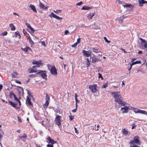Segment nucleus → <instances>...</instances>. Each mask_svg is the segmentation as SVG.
I'll return each instance as SVG.
<instances>
[{"instance_id":"46","label":"nucleus","mask_w":147,"mask_h":147,"mask_svg":"<svg viewBox=\"0 0 147 147\" xmlns=\"http://www.w3.org/2000/svg\"><path fill=\"white\" fill-rule=\"evenodd\" d=\"M80 40L81 39L80 38H78L77 40V41L76 42L77 43L79 44L80 42Z\"/></svg>"},{"instance_id":"42","label":"nucleus","mask_w":147,"mask_h":147,"mask_svg":"<svg viewBox=\"0 0 147 147\" xmlns=\"http://www.w3.org/2000/svg\"><path fill=\"white\" fill-rule=\"evenodd\" d=\"M83 3V2L82 1L80 2H78L76 3V5H80Z\"/></svg>"},{"instance_id":"23","label":"nucleus","mask_w":147,"mask_h":147,"mask_svg":"<svg viewBox=\"0 0 147 147\" xmlns=\"http://www.w3.org/2000/svg\"><path fill=\"white\" fill-rule=\"evenodd\" d=\"M92 8V7H91L87 6L84 5L82 7L81 9L87 10L91 9Z\"/></svg>"},{"instance_id":"28","label":"nucleus","mask_w":147,"mask_h":147,"mask_svg":"<svg viewBox=\"0 0 147 147\" xmlns=\"http://www.w3.org/2000/svg\"><path fill=\"white\" fill-rule=\"evenodd\" d=\"M32 63L34 65H37V66H39L41 64V63L35 61H34Z\"/></svg>"},{"instance_id":"25","label":"nucleus","mask_w":147,"mask_h":147,"mask_svg":"<svg viewBox=\"0 0 147 147\" xmlns=\"http://www.w3.org/2000/svg\"><path fill=\"white\" fill-rule=\"evenodd\" d=\"M9 25L11 30L14 31L16 29L15 27L13 24H9Z\"/></svg>"},{"instance_id":"50","label":"nucleus","mask_w":147,"mask_h":147,"mask_svg":"<svg viewBox=\"0 0 147 147\" xmlns=\"http://www.w3.org/2000/svg\"><path fill=\"white\" fill-rule=\"evenodd\" d=\"M98 74L99 75L98 78H101L102 79H103V78L102 77L101 75V74H100V73H98Z\"/></svg>"},{"instance_id":"26","label":"nucleus","mask_w":147,"mask_h":147,"mask_svg":"<svg viewBox=\"0 0 147 147\" xmlns=\"http://www.w3.org/2000/svg\"><path fill=\"white\" fill-rule=\"evenodd\" d=\"M86 66L87 68H88L90 66V61L88 58H87L86 59Z\"/></svg>"},{"instance_id":"33","label":"nucleus","mask_w":147,"mask_h":147,"mask_svg":"<svg viewBox=\"0 0 147 147\" xmlns=\"http://www.w3.org/2000/svg\"><path fill=\"white\" fill-rule=\"evenodd\" d=\"M140 113H142L144 115H147V112L144 110H140Z\"/></svg>"},{"instance_id":"34","label":"nucleus","mask_w":147,"mask_h":147,"mask_svg":"<svg viewBox=\"0 0 147 147\" xmlns=\"http://www.w3.org/2000/svg\"><path fill=\"white\" fill-rule=\"evenodd\" d=\"M141 110L138 109L134 108V111L135 113H140V111Z\"/></svg>"},{"instance_id":"15","label":"nucleus","mask_w":147,"mask_h":147,"mask_svg":"<svg viewBox=\"0 0 147 147\" xmlns=\"http://www.w3.org/2000/svg\"><path fill=\"white\" fill-rule=\"evenodd\" d=\"M129 109V108L127 106H125L124 107L121 108V110L122 111L123 113H126L128 112Z\"/></svg>"},{"instance_id":"12","label":"nucleus","mask_w":147,"mask_h":147,"mask_svg":"<svg viewBox=\"0 0 147 147\" xmlns=\"http://www.w3.org/2000/svg\"><path fill=\"white\" fill-rule=\"evenodd\" d=\"M21 48L25 53L27 52L28 51H32V49L28 46H26V47L24 48L22 47H21Z\"/></svg>"},{"instance_id":"7","label":"nucleus","mask_w":147,"mask_h":147,"mask_svg":"<svg viewBox=\"0 0 147 147\" xmlns=\"http://www.w3.org/2000/svg\"><path fill=\"white\" fill-rule=\"evenodd\" d=\"M91 50H88L86 51L85 50H83L82 52V53L84 56L86 57H89L91 55L92 53Z\"/></svg>"},{"instance_id":"63","label":"nucleus","mask_w":147,"mask_h":147,"mask_svg":"<svg viewBox=\"0 0 147 147\" xmlns=\"http://www.w3.org/2000/svg\"><path fill=\"white\" fill-rule=\"evenodd\" d=\"M121 50L123 51L125 53H126L127 52L123 48H121L120 49Z\"/></svg>"},{"instance_id":"8","label":"nucleus","mask_w":147,"mask_h":147,"mask_svg":"<svg viewBox=\"0 0 147 147\" xmlns=\"http://www.w3.org/2000/svg\"><path fill=\"white\" fill-rule=\"evenodd\" d=\"M50 71L51 74L53 75H56L57 74V70L55 66L52 67Z\"/></svg>"},{"instance_id":"39","label":"nucleus","mask_w":147,"mask_h":147,"mask_svg":"<svg viewBox=\"0 0 147 147\" xmlns=\"http://www.w3.org/2000/svg\"><path fill=\"white\" fill-rule=\"evenodd\" d=\"M15 35L16 36H19L20 37H21L20 33L18 31H16L15 32Z\"/></svg>"},{"instance_id":"29","label":"nucleus","mask_w":147,"mask_h":147,"mask_svg":"<svg viewBox=\"0 0 147 147\" xmlns=\"http://www.w3.org/2000/svg\"><path fill=\"white\" fill-rule=\"evenodd\" d=\"M18 73L16 71L14 72L13 74H11L13 78H16V76L18 75Z\"/></svg>"},{"instance_id":"54","label":"nucleus","mask_w":147,"mask_h":147,"mask_svg":"<svg viewBox=\"0 0 147 147\" xmlns=\"http://www.w3.org/2000/svg\"><path fill=\"white\" fill-rule=\"evenodd\" d=\"M69 33V32L67 30H65V31L64 34H67V33Z\"/></svg>"},{"instance_id":"37","label":"nucleus","mask_w":147,"mask_h":147,"mask_svg":"<svg viewBox=\"0 0 147 147\" xmlns=\"http://www.w3.org/2000/svg\"><path fill=\"white\" fill-rule=\"evenodd\" d=\"M61 118V116H60L58 115H56L55 119H60Z\"/></svg>"},{"instance_id":"4","label":"nucleus","mask_w":147,"mask_h":147,"mask_svg":"<svg viewBox=\"0 0 147 147\" xmlns=\"http://www.w3.org/2000/svg\"><path fill=\"white\" fill-rule=\"evenodd\" d=\"M139 140V137L137 136H136L134 137V140H131L129 143L133 144L134 143H135L137 145H140V143Z\"/></svg>"},{"instance_id":"52","label":"nucleus","mask_w":147,"mask_h":147,"mask_svg":"<svg viewBox=\"0 0 147 147\" xmlns=\"http://www.w3.org/2000/svg\"><path fill=\"white\" fill-rule=\"evenodd\" d=\"M41 44L42 45L44 46V47H45L46 46V45H45V41H42L41 42Z\"/></svg>"},{"instance_id":"49","label":"nucleus","mask_w":147,"mask_h":147,"mask_svg":"<svg viewBox=\"0 0 147 147\" xmlns=\"http://www.w3.org/2000/svg\"><path fill=\"white\" fill-rule=\"evenodd\" d=\"M53 144H48L47 145V147H53Z\"/></svg>"},{"instance_id":"53","label":"nucleus","mask_w":147,"mask_h":147,"mask_svg":"<svg viewBox=\"0 0 147 147\" xmlns=\"http://www.w3.org/2000/svg\"><path fill=\"white\" fill-rule=\"evenodd\" d=\"M74 129L75 130V133L78 134V131L76 127H74Z\"/></svg>"},{"instance_id":"61","label":"nucleus","mask_w":147,"mask_h":147,"mask_svg":"<svg viewBox=\"0 0 147 147\" xmlns=\"http://www.w3.org/2000/svg\"><path fill=\"white\" fill-rule=\"evenodd\" d=\"M136 58H133L131 60V61L132 62H134V61H135V60H136Z\"/></svg>"},{"instance_id":"27","label":"nucleus","mask_w":147,"mask_h":147,"mask_svg":"<svg viewBox=\"0 0 147 147\" xmlns=\"http://www.w3.org/2000/svg\"><path fill=\"white\" fill-rule=\"evenodd\" d=\"M122 133L125 136H127L128 133V131L125 129H123L122 130Z\"/></svg>"},{"instance_id":"51","label":"nucleus","mask_w":147,"mask_h":147,"mask_svg":"<svg viewBox=\"0 0 147 147\" xmlns=\"http://www.w3.org/2000/svg\"><path fill=\"white\" fill-rule=\"evenodd\" d=\"M130 147H140L136 145H130Z\"/></svg>"},{"instance_id":"45","label":"nucleus","mask_w":147,"mask_h":147,"mask_svg":"<svg viewBox=\"0 0 147 147\" xmlns=\"http://www.w3.org/2000/svg\"><path fill=\"white\" fill-rule=\"evenodd\" d=\"M37 67H39V66L37 65H35L33 66L32 68L34 70L36 69Z\"/></svg>"},{"instance_id":"36","label":"nucleus","mask_w":147,"mask_h":147,"mask_svg":"<svg viewBox=\"0 0 147 147\" xmlns=\"http://www.w3.org/2000/svg\"><path fill=\"white\" fill-rule=\"evenodd\" d=\"M108 86V83L106 82L105 83H104L103 84L102 88H106Z\"/></svg>"},{"instance_id":"24","label":"nucleus","mask_w":147,"mask_h":147,"mask_svg":"<svg viewBox=\"0 0 147 147\" xmlns=\"http://www.w3.org/2000/svg\"><path fill=\"white\" fill-rule=\"evenodd\" d=\"M123 6H124V7H129L130 8L131 7V8H132L134 7V5H131V4H126L123 5Z\"/></svg>"},{"instance_id":"20","label":"nucleus","mask_w":147,"mask_h":147,"mask_svg":"<svg viewBox=\"0 0 147 147\" xmlns=\"http://www.w3.org/2000/svg\"><path fill=\"white\" fill-rule=\"evenodd\" d=\"M95 14V12L92 13H90L88 14V15L87 16V18L89 20H91L92 19V17L94 16Z\"/></svg>"},{"instance_id":"13","label":"nucleus","mask_w":147,"mask_h":147,"mask_svg":"<svg viewBox=\"0 0 147 147\" xmlns=\"http://www.w3.org/2000/svg\"><path fill=\"white\" fill-rule=\"evenodd\" d=\"M139 5L140 7H142L143 4L145 3H147V1L144 0H138Z\"/></svg>"},{"instance_id":"59","label":"nucleus","mask_w":147,"mask_h":147,"mask_svg":"<svg viewBox=\"0 0 147 147\" xmlns=\"http://www.w3.org/2000/svg\"><path fill=\"white\" fill-rule=\"evenodd\" d=\"M77 111V109H75L72 111L73 113L76 112Z\"/></svg>"},{"instance_id":"60","label":"nucleus","mask_w":147,"mask_h":147,"mask_svg":"<svg viewBox=\"0 0 147 147\" xmlns=\"http://www.w3.org/2000/svg\"><path fill=\"white\" fill-rule=\"evenodd\" d=\"M16 82L20 84H21V82L20 81L18 80H16Z\"/></svg>"},{"instance_id":"19","label":"nucleus","mask_w":147,"mask_h":147,"mask_svg":"<svg viewBox=\"0 0 147 147\" xmlns=\"http://www.w3.org/2000/svg\"><path fill=\"white\" fill-rule=\"evenodd\" d=\"M92 50L94 52L96 53L101 52L100 50L98 47H95L92 48Z\"/></svg>"},{"instance_id":"44","label":"nucleus","mask_w":147,"mask_h":147,"mask_svg":"<svg viewBox=\"0 0 147 147\" xmlns=\"http://www.w3.org/2000/svg\"><path fill=\"white\" fill-rule=\"evenodd\" d=\"M26 25L27 28H30V27H31V26L30 25V24L29 23H26Z\"/></svg>"},{"instance_id":"14","label":"nucleus","mask_w":147,"mask_h":147,"mask_svg":"<svg viewBox=\"0 0 147 147\" xmlns=\"http://www.w3.org/2000/svg\"><path fill=\"white\" fill-rule=\"evenodd\" d=\"M26 103L27 104H28L31 106L33 105V103L31 101V99L29 98V96H28L26 97Z\"/></svg>"},{"instance_id":"48","label":"nucleus","mask_w":147,"mask_h":147,"mask_svg":"<svg viewBox=\"0 0 147 147\" xmlns=\"http://www.w3.org/2000/svg\"><path fill=\"white\" fill-rule=\"evenodd\" d=\"M30 30L33 33H34V30L33 28L31 26V27H30V28H29Z\"/></svg>"},{"instance_id":"22","label":"nucleus","mask_w":147,"mask_h":147,"mask_svg":"<svg viewBox=\"0 0 147 147\" xmlns=\"http://www.w3.org/2000/svg\"><path fill=\"white\" fill-rule=\"evenodd\" d=\"M29 7L33 11L35 12H37V11L36 10V8L34 5H32V4H30L29 6Z\"/></svg>"},{"instance_id":"57","label":"nucleus","mask_w":147,"mask_h":147,"mask_svg":"<svg viewBox=\"0 0 147 147\" xmlns=\"http://www.w3.org/2000/svg\"><path fill=\"white\" fill-rule=\"evenodd\" d=\"M30 77H34L36 76L35 74H32L30 75Z\"/></svg>"},{"instance_id":"9","label":"nucleus","mask_w":147,"mask_h":147,"mask_svg":"<svg viewBox=\"0 0 147 147\" xmlns=\"http://www.w3.org/2000/svg\"><path fill=\"white\" fill-rule=\"evenodd\" d=\"M90 57L92 59V63H94L96 62L99 61V59L94 54L92 56H91Z\"/></svg>"},{"instance_id":"18","label":"nucleus","mask_w":147,"mask_h":147,"mask_svg":"<svg viewBox=\"0 0 147 147\" xmlns=\"http://www.w3.org/2000/svg\"><path fill=\"white\" fill-rule=\"evenodd\" d=\"M47 139L49 143H51L52 144H53L55 143H56V141H55L54 140H53L50 137H48Z\"/></svg>"},{"instance_id":"21","label":"nucleus","mask_w":147,"mask_h":147,"mask_svg":"<svg viewBox=\"0 0 147 147\" xmlns=\"http://www.w3.org/2000/svg\"><path fill=\"white\" fill-rule=\"evenodd\" d=\"M27 138V136L25 134H24L22 136H20L19 137L20 139L24 142L25 141V140L24 139L26 138Z\"/></svg>"},{"instance_id":"10","label":"nucleus","mask_w":147,"mask_h":147,"mask_svg":"<svg viewBox=\"0 0 147 147\" xmlns=\"http://www.w3.org/2000/svg\"><path fill=\"white\" fill-rule=\"evenodd\" d=\"M44 71L42 70H39L38 71V72L37 73V74H40L41 76L43 78H45L47 77V76L46 74L43 72Z\"/></svg>"},{"instance_id":"32","label":"nucleus","mask_w":147,"mask_h":147,"mask_svg":"<svg viewBox=\"0 0 147 147\" xmlns=\"http://www.w3.org/2000/svg\"><path fill=\"white\" fill-rule=\"evenodd\" d=\"M56 121V124L58 126H59L61 125L60 123V120H55Z\"/></svg>"},{"instance_id":"56","label":"nucleus","mask_w":147,"mask_h":147,"mask_svg":"<svg viewBox=\"0 0 147 147\" xmlns=\"http://www.w3.org/2000/svg\"><path fill=\"white\" fill-rule=\"evenodd\" d=\"M23 33L24 34V35H26V34H27V32L26 31L24 30V29H23Z\"/></svg>"},{"instance_id":"11","label":"nucleus","mask_w":147,"mask_h":147,"mask_svg":"<svg viewBox=\"0 0 147 147\" xmlns=\"http://www.w3.org/2000/svg\"><path fill=\"white\" fill-rule=\"evenodd\" d=\"M49 16L51 17H52L53 18H55V19L60 20L62 19V18H60L59 17L57 16L55 14L51 12V14Z\"/></svg>"},{"instance_id":"55","label":"nucleus","mask_w":147,"mask_h":147,"mask_svg":"<svg viewBox=\"0 0 147 147\" xmlns=\"http://www.w3.org/2000/svg\"><path fill=\"white\" fill-rule=\"evenodd\" d=\"M136 125H135L134 124H132V126L131 129H133L135 127H136Z\"/></svg>"},{"instance_id":"35","label":"nucleus","mask_w":147,"mask_h":147,"mask_svg":"<svg viewBox=\"0 0 147 147\" xmlns=\"http://www.w3.org/2000/svg\"><path fill=\"white\" fill-rule=\"evenodd\" d=\"M28 40L29 41L30 44L31 45H33L34 44V43L33 41L32 40L31 38H28Z\"/></svg>"},{"instance_id":"6","label":"nucleus","mask_w":147,"mask_h":147,"mask_svg":"<svg viewBox=\"0 0 147 147\" xmlns=\"http://www.w3.org/2000/svg\"><path fill=\"white\" fill-rule=\"evenodd\" d=\"M46 101L45 103L44 104L43 107L45 109H46L49 104L50 100V97L47 94H46V96L45 98Z\"/></svg>"},{"instance_id":"38","label":"nucleus","mask_w":147,"mask_h":147,"mask_svg":"<svg viewBox=\"0 0 147 147\" xmlns=\"http://www.w3.org/2000/svg\"><path fill=\"white\" fill-rule=\"evenodd\" d=\"M104 39L105 40V41L107 43H109L111 42L110 41L108 40L106 37L105 36L104 37Z\"/></svg>"},{"instance_id":"30","label":"nucleus","mask_w":147,"mask_h":147,"mask_svg":"<svg viewBox=\"0 0 147 147\" xmlns=\"http://www.w3.org/2000/svg\"><path fill=\"white\" fill-rule=\"evenodd\" d=\"M141 61L140 60H138L136 61L133 62L131 63V64L132 65H134L137 64H140L141 63Z\"/></svg>"},{"instance_id":"31","label":"nucleus","mask_w":147,"mask_h":147,"mask_svg":"<svg viewBox=\"0 0 147 147\" xmlns=\"http://www.w3.org/2000/svg\"><path fill=\"white\" fill-rule=\"evenodd\" d=\"M29 72L30 73H32L34 72L37 73L38 72V71L34 70L33 69H30L29 70Z\"/></svg>"},{"instance_id":"5","label":"nucleus","mask_w":147,"mask_h":147,"mask_svg":"<svg viewBox=\"0 0 147 147\" xmlns=\"http://www.w3.org/2000/svg\"><path fill=\"white\" fill-rule=\"evenodd\" d=\"M88 88L92 93H94L97 91V85L96 84L90 85L89 86Z\"/></svg>"},{"instance_id":"16","label":"nucleus","mask_w":147,"mask_h":147,"mask_svg":"<svg viewBox=\"0 0 147 147\" xmlns=\"http://www.w3.org/2000/svg\"><path fill=\"white\" fill-rule=\"evenodd\" d=\"M39 6L40 9H45L48 8V7L45 6L40 1H39Z\"/></svg>"},{"instance_id":"1","label":"nucleus","mask_w":147,"mask_h":147,"mask_svg":"<svg viewBox=\"0 0 147 147\" xmlns=\"http://www.w3.org/2000/svg\"><path fill=\"white\" fill-rule=\"evenodd\" d=\"M111 94L114 98V101L115 102L123 106L125 105V102L123 101V98L119 92H113L111 93Z\"/></svg>"},{"instance_id":"47","label":"nucleus","mask_w":147,"mask_h":147,"mask_svg":"<svg viewBox=\"0 0 147 147\" xmlns=\"http://www.w3.org/2000/svg\"><path fill=\"white\" fill-rule=\"evenodd\" d=\"M90 26H86L84 24H82L79 27H89Z\"/></svg>"},{"instance_id":"40","label":"nucleus","mask_w":147,"mask_h":147,"mask_svg":"<svg viewBox=\"0 0 147 147\" xmlns=\"http://www.w3.org/2000/svg\"><path fill=\"white\" fill-rule=\"evenodd\" d=\"M7 34V31H5L2 33L3 36H6Z\"/></svg>"},{"instance_id":"62","label":"nucleus","mask_w":147,"mask_h":147,"mask_svg":"<svg viewBox=\"0 0 147 147\" xmlns=\"http://www.w3.org/2000/svg\"><path fill=\"white\" fill-rule=\"evenodd\" d=\"M35 145L36 147H41L40 145H39L37 144H36Z\"/></svg>"},{"instance_id":"43","label":"nucleus","mask_w":147,"mask_h":147,"mask_svg":"<svg viewBox=\"0 0 147 147\" xmlns=\"http://www.w3.org/2000/svg\"><path fill=\"white\" fill-rule=\"evenodd\" d=\"M54 11L56 13H58L59 12H61V10H57L56 11L54 10Z\"/></svg>"},{"instance_id":"58","label":"nucleus","mask_w":147,"mask_h":147,"mask_svg":"<svg viewBox=\"0 0 147 147\" xmlns=\"http://www.w3.org/2000/svg\"><path fill=\"white\" fill-rule=\"evenodd\" d=\"M133 65H131V64H130V67L129 68H128V70L130 71V70L131 69Z\"/></svg>"},{"instance_id":"41","label":"nucleus","mask_w":147,"mask_h":147,"mask_svg":"<svg viewBox=\"0 0 147 147\" xmlns=\"http://www.w3.org/2000/svg\"><path fill=\"white\" fill-rule=\"evenodd\" d=\"M78 43H77L76 42L75 43L74 45H71V47H76L77 46Z\"/></svg>"},{"instance_id":"17","label":"nucleus","mask_w":147,"mask_h":147,"mask_svg":"<svg viewBox=\"0 0 147 147\" xmlns=\"http://www.w3.org/2000/svg\"><path fill=\"white\" fill-rule=\"evenodd\" d=\"M93 26V27L92 28V29L97 30L98 29V24L96 23H94L93 24H92V25H90V26Z\"/></svg>"},{"instance_id":"3","label":"nucleus","mask_w":147,"mask_h":147,"mask_svg":"<svg viewBox=\"0 0 147 147\" xmlns=\"http://www.w3.org/2000/svg\"><path fill=\"white\" fill-rule=\"evenodd\" d=\"M140 39L141 42L139 45L140 47L147 51V41L142 38H140Z\"/></svg>"},{"instance_id":"64","label":"nucleus","mask_w":147,"mask_h":147,"mask_svg":"<svg viewBox=\"0 0 147 147\" xmlns=\"http://www.w3.org/2000/svg\"><path fill=\"white\" fill-rule=\"evenodd\" d=\"M21 130L20 129H18V130H17L16 131V132L19 133H20V132H21Z\"/></svg>"},{"instance_id":"2","label":"nucleus","mask_w":147,"mask_h":147,"mask_svg":"<svg viewBox=\"0 0 147 147\" xmlns=\"http://www.w3.org/2000/svg\"><path fill=\"white\" fill-rule=\"evenodd\" d=\"M13 97H14V100L16 102H18L19 104V106H18V103L13 102L11 101H9V103L11 105L16 109H20L21 105L20 100L17 98L16 95L12 92H11L9 93V97L11 98H12Z\"/></svg>"}]
</instances>
